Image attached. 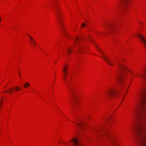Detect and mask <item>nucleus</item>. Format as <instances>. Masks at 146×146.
I'll use <instances>...</instances> for the list:
<instances>
[{
  "mask_svg": "<svg viewBox=\"0 0 146 146\" xmlns=\"http://www.w3.org/2000/svg\"><path fill=\"white\" fill-rule=\"evenodd\" d=\"M122 0H118L117 3L116 4V7H118L120 6V5L121 4Z\"/></svg>",
  "mask_w": 146,
  "mask_h": 146,
  "instance_id": "9",
  "label": "nucleus"
},
{
  "mask_svg": "<svg viewBox=\"0 0 146 146\" xmlns=\"http://www.w3.org/2000/svg\"><path fill=\"white\" fill-rule=\"evenodd\" d=\"M30 42L31 44V45H35V43H36L35 40H34L33 41H32L31 42Z\"/></svg>",
  "mask_w": 146,
  "mask_h": 146,
  "instance_id": "17",
  "label": "nucleus"
},
{
  "mask_svg": "<svg viewBox=\"0 0 146 146\" xmlns=\"http://www.w3.org/2000/svg\"><path fill=\"white\" fill-rule=\"evenodd\" d=\"M85 25V24L84 23H82V26L83 27H84Z\"/></svg>",
  "mask_w": 146,
  "mask_h": 146,
  "instance_id": "25",
  "label": "nucleus"
},
{
  "mask_svg": "<svg viewBox=\"0 0 146 146\" xmlns=\"http://www.w3.org/2000/svg\"><path fill=\"white\" fill-rule=\"evenodd\" d=\"M78 123L75 122L79 126V128H82L84 127V123L81 120H78ZM75 123V122H74Z\"/></svg>",
  "mask_w": 146,
  "mask_h": 146,
  "instance_id": "8",
  "label": "nucleus"
},
{
  "mask_svg": "<svg viewBox=\"0 0 146 146\" xmlns=\"http://www.w3.org/2000/svg\"><path fill=\"white\" fill-rule=\"evenodd\" d=\"M30 37V42H31L32 41H33V40H34L30 35H28Z\"/></svg>",
  "mask_w": 146,
  "mask_h": 146,
  "instance_id": "16",
  "label": "nucleus"
},
{
  "mask_svg": "<svg viewBox=\"0 0 146 146\" xmlns=\"http://www.w3.org/2000/svg\"><path fill=\"white\" fill-rule=\"evenodd\" d=\"M67 50L68 51L67 54H68L71 51V50L70 49V48H68L67 49Z\"/></svg>",
  "mask_w": 146,
  "mask_h": 146,
  "instance_id": "21",
  "label": "nucleus"
},
{
  "mask_svg": "<svg viewBox=\"0 0 146 146\" xmlns=\"http://www.w3.org/2000/svg\"><path fill=\"white\" fill-rule=\"evenodd\" d=\"M56 13L57 16V21L58 25L60 30L63 35L67 37L69 36L67 35V32L65 30V28L63 21V17L60 10L57 7L56 10Z\"/></svg>",
  "mask_w": 146,
  "mask_h": 146,
  "instance_id": "2",
  "label": "nucleus"
},
{
  "mask_svg": "<svg viewBox=\"0 0 146 146\" xmlns=\"http://www.w3.org/2000/svg\"><path fill=\"white\" fill-rule=\"evenodd\" d=\"M72 96L73 100V102L72 104V106L74 108H76L79 103L78 98L76 94L73 92H72Z\"/></svg>",
  "mask_w": 146,
  "mask_h": 146,
  "instance_id": "3",
  "label": "nucleus"
},
{
  "mask_svg": "<svg viewBox=\"0 0 146 146\" xmlns=\"http://www.w3.org/2000/svg\"><path fill=\"white\" fill-rule=\"evenodd\" d=\"M34 45L35 46H36V43H35V45Z\"/></svg>",
  "mask_w": 146,
  "mask_h": 146,
  "instance_id": "28",
  "label": "nucleus"
},
{
  "mask_svg": "<svg viewBox=\"0 0 146 146\" xmlns=\"http://www.w3.org/2000/svg\"><path fill=\"white\" fill-rule=\"evenodd\" d=\"M102 134V135H103L104 136H106V137L108 135L106 133H103Z\"/></svg>",
  "mask_w": 146,
  "mask_h": 146,
  "instance_id": "22",
  "label": "nucleus"
},
{
  "mask_svg": "<svg viewBox=\"0 0 146 146\" xmlns=\"http://www.w3.org/2000/svg\"><path fill=\"white\" fill-rule=\"evenodd\" d=\"M117 64L119 65L118 68L119 70L125 73L127 71H129L130 72L132 73V72L130 71L125 66L121 64L119 62H117Z\"/></svg>",
  "mask_w": 146,
  "mask_h": 146,
  "instance_id": "4",
  "label": "nucleus"
},
{
  "mask_svg": "<svg viewBox=\"0 0 146 146\" xmlns=\"http://www.w3.org/2000/svg\"><path fill=\"white\" fill-rule=\"evenodd\" d=\"M128 0H124V5H125V4L127 3Z\"/></svg>",
  "mask_w": 146,
  "mask_h": 146,
  "instance_id": "23",
  "label": "nucleus"
},
{
  "mask_svg": "<svg viewBox=\"0 0 146 146\" xmlns=\"http://www.w3.org/2000/svg\"><path fill=\"white\" fill-rule=\"evenodd\" d=\"M97 48L100 52L102 54L104 55V54H103V52L97 46Z\"/></svg>",
  "mask_w": 146,
  "mask_h": 146,
  "instance_id": "19",
  "label": "nucleus"
},
{
  "mask_svg": "<svg viewBox=\"0 0 146 146\" xmlns=\"http://www.w3.org/2000/svg\"><path fill=\"white\" fill-rule=\"evenodd\" d=\"M20 89V88L17 86H16L15 88V90L16 91L19 90Z\"/></svg>",
  "mask_w": 146,
  "mask_h": 146,
  "instance_id": "18",
  "label": "nucleus"
},
{
  "mask_svg": "<svg viewBox=\"0 0 146 146\" xmlns=\"http://www.w3.org/2000/svg\"><path fill=\"white\" fill-rule=\"evenodd\" d=\"M108 28L109 29H111L112 28V26L110 25V26H108Z\"/></svg>",
  "mask_w": 146,
  "mask_h": 146,
  "instance_id": "24",
  "label": "nucleus"
},
{
  "mask_svg": "<svg viewBox=\"0 0 146 146\" xmlns=\"http://www.w3.org/2000/svg\"><path fill=\"white\" fill-rule=\"evenodd\" d=\"M63 78V79H64V80H66V77H64Z\"/></svg>",
  "mask_w": 146,
  "mask_h": 146,
  "instance_id": "26",
  "label": "nucleus"
},
{
  "mask_svg": "<svg viewBox=\"0 0 146 146\" xmlns=\"http://www.w3.org/2000/svg\"><path fill=\"white\" fill-rule=\"evenodd\" d=\"M7 92V90H6L4 92V93H6Z\"/></svg>",
  "mask_w": 146,
  "mask_h": 146,
  "instance_id": "27",
  "label": "nucleus"
},
{
  "mask_svg": "<svg viewBox=\"0 0 146 146\" xmlns=\"http://www.w3.org/2000/svg\"><path fill=\"white\" fill-rule=\"evenodd\" d=\"M112 146H118L119 143L117 139H113L111 140Z\"/></svg>",
  "mask_w": 146,
  "mask_h": 146,
  "instance_id": "7",
  "label": "nucleus"
},
{
  "mask_svg": "<svg viewBox=\"0 0 146 146\" xmlns=\"http://www.w3.org/2000/svg\"><path fill=\"white\" fill-rule=\"evenodd\" d=\"M30 84L29 83L27 82L25 84H24V87L25 88H26L28 87L30 85Z\"/></svg>",
  "mask_w": 146,
  "mask_h": 146,
  "instance_id": "13",
  "label": "nucleus"
},
{
  "mask_svg": "<svg viewBox=\"0 0 146 146\" xmlns=\"http://www.w3.org/2000/svg\"><path fill=\"white\" fill-rule=\"evenodd\" d=\"M79 40H80V39L78 37L76 38L75 39V42L76 43H78V42L79 41Z\"/></svg>",
  "mask_w": 146,
  "mask_h": 146,
  "instance_id": "15",
  "label": "nucleus"
},
{
  "mask_svg": "<svg viewBox=\"0 0 146 146\" xmlns=\"http://www.w3.org/2000/svg\"><path fill=\"white\" fill-rule=\"evenodd\" d=\"M69 84H70V83H68V86H69Z\"/></svg>",
  "mask_w": 146,
  "mask_h": 146,
  "instance_id": "31",
  "label": "nucleus"
},
{
  "mask_svg": "<svg viewBox=\"0 0 146 146\" xmlns=\"http://www.w3.org/2000/svg\"><path fill=\"white\" fill-rule=\"evenodd\" d=\"M103 58L110 65H111V66L113 65V64L112 63L110 62L109 61H108V60L106 57L104 56V57H103Z\"/></svg>",
  "mask_w": 146,
  "mask_h": 146,
  "instance_id": "10",
  "label": "nucleus"
},
{
  "mask_svg": "<svg viewBox=\"0 0 146 146\" xmlns=\"http://www.w3.org/2000/svg\"><path fill=\"white\" fill-rule=\"evenodd\" d=\"M82 46H79L78 48V53H81L82 52Z\"/></svg>",
  "mask_w": 146,
  "mask_h": 146,
  "instance_id": "14",
  "label": "nucleus"
},
{
  "mask_svg": "<svg viewBox=\"0 0 146 146\" xmlns=\"http://www.w3.org/2000/svg\"><path fill=\"white\" fill-rule=\"evenodd\" d=\"M1 18H0V22H1Z\"/></svg>",
  "mask_w": 146,
  "mask_h": 146,
  "instance_id": "29",
  "label": "nucleus"
},
{
  "mask_svg": "<svg viewBox=\"0 0 146 146\" xmlns=\"http://www.w3.org/2000/svg\"><path fill=\"white\" fill-rule=\"evenodd\" d=\"M65 75L64 77H66V75Z\"/></svg>",
  "mask_w": 146,
  "mask_h": 146,
  "instance_id": "30",
  "label": "nucleus"
},
{
  "mask_svg": "<svg viewBox=\"0 0 146 146\" xmlns=\"http://www.w3.org/2000/svg\"><path fill=\"white\" fill-rule=\"evenodd\" d=\"M115 91L112 90H109L106 92L105 94L106 96L107 97L112 96L115 93Z\"/></svg>",
  "mask_w": 146,
  "mask_h": 146,
  "instance_id": "5",
  "label": "nucleus"
},
{
  "mask_svg": "<svg viewBox=\"0 0 146 146\" xmlns=\"http://www.w3.org/2000/svg\"><path fill=\"white\" fill-rule=\"evenodd\" d=\"M141 94L143 100L137 129V146H146V91H142Z\"/></svg>",
  "mask_w": 146,
  "mask_h": 146,
  "instance_id": "1",
  "label": "nucleus"
},
{
  "mask_svg": "<svg viewBox=\"0 0 146 146\" xmlns=\"http://www.w3.org/2000/svg\"><path fill=\"white\" fill-rule=\"evenodd\" d=\"M124 97H123V98H124Z\"/></svg>",
  "mask_w": 146,
  "mask_h": 146,
  "instance_id": "34",
  "label": "nucleus"
},
{
  "mask_svg": "<svg viewBox=\"0 0 146 146\" xmlns=\"http://www.w3.org/2000/svg\"><path fill=\"white\" fill-rule=\"evenodd\" d=\"M63 71L64 73V75H66L68 73V70L67 69L66 66H65L64 67Z\"/></svg>",
  "mask_w": 146,
  "mask_h": 146,
  "instance_id": "11",
  "label": "nucleus"
},
{
  "mask_svg": "<svg viewBox=\"0 0 146 146\" xmlns=\"http://www.w3.org/2000/svg\"><path fill=\"white\" fill-rule=\"evenodd\" d=\"M99 34H100H100H101V33L100 32H99Z\"/></svg>",
  "mask_w": 146,
  "mask_h": 146,
  "instance_id": "32",
  "label": "nucleus"
},
{
  "mask_svg": "<svg viewBox=\"0 0 146 146\" xmlns=\"http://www.w3.org/2000/svg\"><path fill=\"white\" fill-rule=\"evenodd\" d=\"M123 78H124L123 76H118V77L117 78V79L120 82H122Z\"/></svg>",
  "mask_w": 146,
  "mask_h": 146,
  "instance_id": "12",
  "label": "nucleus"
},
{
  "mask_svg": "<svg viewBox=\"0 0 146 146\" xmlns=\"http://www.w3.org/2000/svg\"><path fill=\"white\" fill-rule=\"evenodd\" d=\"M9 92L11 94L13 93V89L12 88H10L9 89Z\"/></svg>",
  "mask_w": 146,
  "mask_h": 146,
  "instance_id": "20",
  "label": "nucleus"
},
{
  "mask_svg": "<svg viewBox=\"0 0 146 146\" xmlns=\"http://www.w3.org/2000/svg\"><path fill=\"white\" fill-rule=\"evenodd\" d=\"M74 146H82L79 143L78 140L75 138H74L71 140Z\"/></svg>",
  "mask_w": 146,
  "mask_h": 146,
  "instance_id": "6",
  "label": "nucleus"
},
{
  "mask_svg": "<svg viewBox=\"0 0 146 146\" xmlns=\"http://www.w3.org/2000/svg\"><path fill=\"white\" fill-rule=\"evenodd\" d=\"M20 76V74H19V76Z\"/></svg>",
  "mask_w": 146,
  "mask_h": 146,
  "instance_id": "33",
  "label": "nucleus"
}]
</instances>
